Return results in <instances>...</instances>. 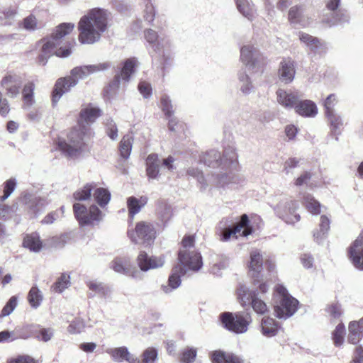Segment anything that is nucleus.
Returning a JSON list of instances; mask_svg holds the SVG:
<instances>
[{
    "label": "nucleus",
    "mask_w": 363,
    "mask_h": 363,
    "mask_svg": "<svg viewBox=\"0 0 363 363\" xmlns=\"http://www.w3.org/2000/svg\"><path fill=\"white\" fill-rule=\"evenodd\" d=\"M327 117L330 123L331 133L336 136V140H337V136L341 133L343 128L342 120L340 116H337L335 113L328 115Z\"/></svg>",
    "instance_id": "09e8293b"
},
{
    "label": "nucleus",
    "mask_w": 363,
    "mask_h": 363,
    "mask_svg": "<svg viewBox=\"0 0 363 363\" xmlns=\"http://www.w3.org/2000/svg\"><path fill=\"white\" fill-rule=\"evenodd\" d=\"M157 211L162 220L164 222L167 221L172 216L171 206L165 201H160L158 202Z\"/></svg>",
    "instance_id": "bf43d9fd"
},
{
    "label": "nucleus",
    "mask_w": 363,
    "mask_h": 363,
    "mask_svg": "<svg viewBox=\"0 0 363 363\" xmlns=\"http://www.w3.org/2000/svg\"><path fill=\"white\" fill-rule=\"evenodd\" d=\"M106 352L108 354L113 361L116 362L125 361L128 363H141L140 359L134 357L125 346L107 348Z\"/></svg>",
    "instance_id": "4be33fe9"
},
{
    "label": "nucleus",
    "mask_w": 363,
    "mask_h": 363,
    "mask_svg": "<svg viewBox=\"0 0 363 363\" xmlns=\"http://www.w3.org/2000/svg\"><path fill=\"white\" fill-rule=\"evenodd\" d=\"M182 247L179 252L178 259L184 267H188L191 271H199L202 265V258L199 252L191 250L194 247V237L185 236L182 241Z\"/></svg>",
    "instance_id": "39448f33"
},
{
    "label": "nucleus",
    "mask_w": 363,
    "mask_h": 363,
    "mask_svg": "<svg viewBox=\"0 0 363 363\" xmlns=\"http://www.w3.org/2000/svg\"><path fill=\"white\" fill-rule=\"evenodd\" d=\"M211 360L213 363H242L238 357L221 350L214 351L211 354Z\"/></svg>",
    "instance_id": "72a5a7b5"
},
{
    "label": "nucleus",
    "mask_w": 363,
    "mask_h": 363,
    "mask_svg": "<svg viewBox=\"0 0 363 363\" xmlns=\"http://www.w3.org/2000/svg\"><path fill=\"white\" fill-rule=\"evenodd\" d=\"M77 84V79L74 78L72 74L66 77L58 79L52 92V105L55 106L62 96L69 91L70 89Z\"/></svg>",
    "instance_id": "a211bd4d"
},
{
    "label": "nucleus",
    "mask_w": 363,
    "mask_h": 363,
    "mask_svg": "<svg viewBox=\"0 0 363 363\" xmlns=\"http://www.w3.org/2000/svg\"><path fill=\"white\" fill-rule=\"evenodd\" d=\"M106 133L108 135V137L113 140H116L118 138V129L116 123L113 122L112 119L107 120L106 123Z\"/></svg>",
    "instance_id": "69168bd1"
},
{
    "label": "nucleus",
    "mask_w": 363,
    "mask_h": 363,
    "mask_svg": "<svg viewBox=\"0 0 363 363\" xmlns=\"http://www.w3.org/2000/svg\"><path fill=\"white\" fill-rule=\"evenodd\" d=\"M345 328L342 323H339L333 332V340L336 347L341 346L344 342Z\"/></svg>",
    "instance_id": "4d7b16f0"
},
{
    "label": "nucleus",
    "mask_w": 363,
    "mask_h": 363,
    "mask_svg": "<svg viewBox=\"0 0 363 363\" xmlns=\"http://www.w3.org/2000/svg\"><path fill=\"white\" fill-rule=\"evenodd\" d=\"M236 6L240 13L250 21L256 16L254 4L250 0H235Z\"/></svg>",
    "instance_id": "f704fd0d"
},
{
    "label": "nucleus",
    "mask_w": 363,
    "mask_h": 363,
    "mask_svg": "<svg viewBox=\"0 0 363 363\" xmlns=\"http://www.w3.org/2000/svg\"><path fill=\"white\" fill-rule=\"evenodd\" d=\"M348 255L353 265L363 270V231L349 247Z\"/></svg>",
    "instance_id": "aec40b11"
},
{
    "label": "nucleus",
    "mask_w": 363,
    "mask_h": 363,
    "mask_svg": "<svg viewBox=\"0 0 363 363\" xmlns=\"http://www.w3.org/2000/svg\"><path fill=\"white\" fill-rule=\"evenodd\" d=\"M337 104V99L335 94H330L324 101V107L326 116L335 113L334 107Z\"/></svg>",
    "instance_id": "0e129e2a"
},
{
    "label": "nucleus",
    "mask_w": 363,
    "mask_h": 363,
    "mask_svg": "<svg viewBox=\"0 0 363 363\" xmlns=\"http://www.w3.org/2000/svg\"><path fill=\"white\" fill-rule=\"evenodd\" d=\"M91 136V129L86 125H79L67 135V140H59L60 150L67 157L77 156L88 139Z\"/></svg>",
    "instance_id": "7ed1b4c3"
},
{
    "label": "nucleus",
    "mask_w": 363,
    "mask_h": 363,
    "mask_svg": "<svg viewBox=\"0 0 363 363\" xmlns=\"http://www.w3.org/2000/svg\"><path fill=\"white\" fill-rule=\"evenodd\" d=\"M238 80L240 91L245 94H250L254 89V86L247 74L244 72H240L238 74Z\"/></svg>",
    "instance_id": "a18cd8bd"
},
{
    "label": "nucleus",
    "mask_w": 363,
    "mask_h": 363,
    "mask_svg": "<svg viewBox=\"0 0 363 363\" xmlns=\"http://www.w3.org/2000/svg\"><path fill=\"white\" fill-rule=\"evenodd\" d=\"M186 174L187 175L196 179L198 182L201 184V189H205L207 187V182L204 178L202 172H201L199 169L189 167L186 171Z\"/></svg>",
    "instance_id": "680f3d73"
},
{
    "label": "nucleus",
    "mask_w": 363,
    "mask_h": 363,
    "mask_svg": "<svg viewBox=\"0 0 363 363\" xmlns=\"http://www.w3.org/2000/svg\"><path fill=\"white\" fill-rule=\"evenodd\" d=\"M144 35L147 42L156 52L160 53L162 49L169 45L168 40L159 38L157 33L152 29L145 30Z\"/></svg>",
    "instance_id": "a878e982"
},
{
    "label": "nucleus",
    "mask_w": 363,
    "mask_h": 363,
    "mask_svg": "<svg viewBox=\"0 0 363 363\" xmlns=\"http://www.w3.org/2000/svg\"><path fill=\"white\" fill-rule=\"evenodd\" d=\"M249 219L246 214L241 216L240 223H237L235 226L232 228H225L222 232L221 240L227 241L230 238L235 237L237 238L238 236H247L252 233L251 228L248 225Z\"/></svg>",
    "instance_id": "f3484780"
},
{
    "label": "nucleus",
    "mask_w": 363,
    "mask_h": 363,
    "mask_svg": "<svg viewBox=\"0 0 363 363\" xmlns=\"http://www.w3.org/2000/svg\"><path fill=\"white\" fill-rule=\"evenodd\" d=\"M303 203L311 213L318 215L320 213L321 206L312 195L309 194H304L303 196Z\"/></svg>",
    "instance_id": "ea45409f"
},
{
    "label": "nucleus",
    "mask_w": 363,
    "mask_h": 363,
    "mask_svg": "<svg viewBox=\"0 0 363 363\" xmlns=\"http://www.w3.org/2000/svg\"><path fill=\"white\" fill-rule=\"evenodd\" d=\"M237 297L242 306L251 305L257 314H264L268 311V307L264 301L257 297L255 291L250 290L246 286L240 284L237 289Z\"/></svg>",
    "instance_id": "6e6552de"
},
{
    "label": "nucleus",
    "mask_w": 363,
    "mask_h": 363,
    "mask_svg": "<svg viewBox=\"0 0 363 363\" xmlns=\"http://www.w3.org/2000/svg\"><path fill=\"white\" fill-rule=\"evenodd\" d=\"M162 110L169 120L168 127L171 131H178L182 128V124L174 116L173 106L169 97L163 94L160 99Z\"/></svg>",
    "instance_id": "412c9836"
},
{
    "label": "nucleus",
    "mask_w": 363,
    "mask_h": 363,
    "mask_svg": "<svg viewBox=\"0 0 363 363\" xmlns=\"http://www.w3.org/2000/svg\"><path fill=\"white\" fill-rule=\"evenodd\" d=\"M164 261L162 257H150L145 252H141L138 257V264L142 271L157 269L164 265Z\"/></svg>",
    "instance_id": "b1692460"
},
{
    "label": "nucleus",
    "mask_w": 363,
    "mask_h": 363,
    "mask_svg": "<svg viewBox=\"0 0 363 363\" xmlns=\"http://www.w3.org/2000/svg\"><path fill=\"white\" fill-rule=\"evenodd\" d=\"M295 111L303 117H314L318 113L315 104L311 100L299 101L295 106Z\"/></svg>",
    "instance_id": "c756f323"
},
{
    "label": "nucleus",
    "mask_w": 363,
    "mask_h": 363,
    "mask_svg": "<svg viewBox=\"0 0 363 363\" xmlns=\"http://www.w3.org/2000/svg\"><path fill=\"white\" fill-rule=\"evenodd\" d=\"M34 89H35V84L33 82H28L26 84L23 88L22 94H23V99L24 101V106L30 107L34 103Z\"/></svg>",
    "instance_id": "3c124183"
},
{
    "label": "nucleus",
    "mask_w": 363,
    "mask_h": 363,
    "mask_svg": "<svg viewBox=\"0 0 363 363\" xmlns=\"http://www.w3.org/2000/svg\"><path fill=\"white\" fill-rule=\"evenodd\" d=\"M143 2L145 4L144 19L149 23L152 22L155 16V11L152 0H143Z\"/></svg>",
    "instance_id": "e2e57ef3"
},
{
    "label": "nucleus",
    "mask_w": 363,
    "mask_h": 363,
    "mask_svg": "<svg viewBox=\"0 0 363 363\" xmlns=\"http://www.w3.org/2000/svg\"><path fill=\"white\" fill-rule=\"evenodd\" d=\"M304 6L303 5L294 6L290 8L289 11L288 18L291 24H300L306 26V23L301 22L302 13Z\"/></svg>",
    "instance_id": "c03bdc74"
},
{
    "label": "nucleus",
    "mask_w": 363,
    "mask_h": 363,
    "mask_svg": "<svg viewBox=\"0 0 363 363\" xmlns=\"http://www.w3.org/2000/svg\"><path fill=\"white\" fill-rule=\"evenodd\" d=\"M74 28V23H63L55 28L52 37L46 40L42 45L41 53L39 55V62L42 65H45L47 63L48 58L54 54L61 57L70 55L72 52L70 48H66L64 49L62 47H58L62 42V38L71 33Z\"/></svg>",
    "instance_id": "f03ea898"
},
{
    "label": "nucleus",
    "mask_w": 363,
    "mask_h": 363,
    "mask_svg": "<svg viewBox=\"0 0 363 363\" xmlns=\"http://www.w3.org/2000/svg\"><path fill=\"white\" fill-rule=\"evenodd\" d=\"M263 265V258L259 250H254L250 252V273L252 277L259 278Z\"/></svg>",
    "instance_id": "c85d7f7f"
},
{
    "label": "nucleus",
    "mask_w": 363,
    "mask_h": 363,
    "mask_svg": "<svg viewBox=\"0 0 363 363\" xmlns=\"http://www.w3.org/2000/svg\"><path fill=\"white\" fill-rule=\"evenodd\" d=\"M237 164L231 167H223L228 169V172L222 173L218 175L216 186L218 187H225L230 184H238L241 182V178L233 172L232 169L236 167Z\"/></svg>",
    "instance_id": "cd10ccee"
},
{
    "label": "nucleus",
    "mask_w": 363,
    "mask_h": 363,
    "mask_svg": "<svg viewBox=\"0 0 363 363\" xmlns=\"http://www.w3.org/2000/svg\"><path fill=\"white\" fill-rule=\"evenodd\" d=\"M161 160L157 154H150L146 160V172L150 179H155L159 177Z\"/></svg>",
    "instance_id": "7c9ffc66"
},
{
    "label": "nucleus",
    "mask_w": 363,
    "mask_h": 363,
    "mask_svg": "<svg viewBox=\"0 0 363 363\" xmlns=\"http://www.w3.org/2000/svg\"><path fill=\"white\" fill-rule=\"evenodd\" d=\"M107 11L95 8L84 15L78 23L79 41L82 44L98 42L108 28Z\"/></svg>",
    "instance_id": "f257e3e1"
},
{
    "label": "nucleus",
    "mask_w": 363,
    "mask_h": 363,
    "mask_svg": "<svg viewBox=\"0 0 363 363\" xmlns=\"http://www.w3.org/2000/svg\"><path fill=\"white\" fill-rule=\"evenodd\" d=\"M137 66V60L135 58L127 59L123 62L122 67L115 74L113 80L110 82L108 89L106 90L110 95L116 94L120 87L121 83H128L133 74Z\"/></svg>",
    "instance_id": "1a4fd4ad"
},
{
    "label": "nucleus",
    "mask_w": 363,
    "mask_h": 363,
    "mask_svg": "<svg viewBox=\"0 0 363 363\" xmlns=\"http://www.w3.org/2000/svg\"><path fill=\"white\" fill-rule=\"evenodd\" d=\"M228 261L226 258L216 256L213 259V264L211 267V272L215 275H220V272L228 267Z\"/></svg>",
    "instance_id": "6e6d98bb"
},
{
    "label": "nucleus",
    "mask_w": 363,
    "mask_h": 363,
    "mask_svg": "<svg viewBox=\"0 0 363 363\" xmlns=\"http://www.w3.org/2000/svg\"><path fill=\"white\" fill-rule=\"evenodd\" d=\"M362 336L363 330L358 328L356 322H351L349 325L348 341L352 344H357Z\"/></svg>",
    "instance_id": "603ef678"
},
{
    "label": "nucleus",
    "mask_w": 363,
    "mask_h": 363,
    "mask_svg": "<svg viewBox=\"0 0 363 363\" xmlns=\"http://www.w3.org/2000/svg\"><path fill=\"white\" fill-rule=\"evenodd\" d=\"M73 212L79 225L83 226L98 225L104 217V214L96 204H92L87 208L82 203H75L73 205Z\"/></svg>",
    "instance_id": "0eeeda50"
},
{
    "label": "nucleus",
    "mask_w": 363,
    "mask_h": 363,
    "mask_svg": "<svg viewBox=\"0 0 363 363\" xmlns=\"http://www.w3.org/2000/svg\"><path fill=\"white\" fill-rule=\"evenodd\" d=\"M23 244L25 247L34 252H40L43 246L40 238L36 233L27 235L24 238Z\"/></svg>",
    "instance_id": "c9c22d12"
},
{
    "label": "nucleus",
    "mask_w": 363,
    "mask_h": 363,
    "mask_svg": "<svg viewBox=\"0 0 363 363\" xmlns=\"http://www.w3.org/2000/svg\"><path fill=\"white\" fill-rule=\"evenodd\" d=\"M69 284V276L62 274L52 285V289L55 292L61 293L68 287Z\"/></svg>",
    "instance_id": "052dcab7"
},
{
    "label": "nucleus",
    "mask_w": 363,
    "mask_h": 363,
    "mask_svg": "<svg viewBox=\"0 0 363 363\" xmlns=\"http://www.w3.org/2000/svg\"><path fill=\"white\" fill-rule=\"evenodd\" d=\"M17 306V298L15 296H12L5 306L3 308L1 313V316H7L10 315Z\"/></svg>",
    "instance_id": "338daca9"
},
{
    "label": "nucleus",
    "mask_w": 363,
    "mask_h": 363,
    "mask_svg": "<svg viewBox=\"0 0 363 363\" xmlns=\"http://www.w3.org/2000/svg\"><path fill=\"white\" fill-rule=\"evenodd\" d=\"M147 203V198L146 196H140L139 199L135 196L128 197L127 199V207L129 216L133 218Z\"/></svg>",
    "instance_id": "473e14b6"
},
{
    "label": "nucleus",
    "mask_w": 363,
    "mask_h": 363,
    "mask_svg": "<svg viewBox=\"0 0 363 363\" xmlns=\"http://www.w3.org/2000/svg\"><path fill=\"white\" fill-rule=\"evenodd\" d=\"M128 235L135 244L150 245L155 238V230L153 225L149 223H138L134 230H128Z\"/></svg>",
    "instance_id": "9d476101"
},
{
    "label": "nucleus",
    "mask_w": 363,
    "mask_h": 363,
    "mask_svg": "<svg viewBox=\"0 0 363 363\" xmlns=\"http://www.w3.org/2000/svg\"><path fill=\"white\" fill-rule=\"evenodd\" d=\"M158 352L154 347H147L141 354V363H155L157 360Z\"/></svg>",
    "instance_id": "13d9d810"
},
{
    "label": "nucleus",
    "mask_w": 363,
    "mask_h": 363,
    "mask_svg": "<svg viewBox=\"0 0 363 363\" xmlns=\"http://www.w3.org/2000/svg\"><path fill=\"white\" fill-rule=\"evenodd\" d=\"M0 84L8 96L16 98L22 87L23 79L17 74L9 73L2 78Z\"/></svg>",
    "instance_id": "dca6fc26"
},
{
    "label": "nucleus",
    "mask_w": 363,
    "mask_h": 363,
    "mask_svg": "<svg viewBox=\"0 0 363 363\" xmlns=\"http://www.w3.org/2000/svg\"><path fill=\"white\" fill-rule=\"evenodd\" d=\"M37 325H26L21 328H16V337L21 339H28L30 337H34L35 332Z\"/></svg>",
    "instance_id": "864d4df0"
},
{
    "label": "nucleus",
    "mask_w": 363,
    "mask_h": 363,
    "mask_svg": "<svg viewBox=\"0 0 363 363\" xmlns=\"http://www.w3.org/2000/svg\"><path fill=\"white\" fill-rule=\"evenodd\" d=\"M35 338L38 341L47 342L50 341L54 336L55 330L52 328H43L39 325H36V329L34 330Z\"/></svg>",
    "instance_id": "79ce46f5"
},
{
    "label": "nucleus",
    "mask_w": 363,
    "mask_h": 363,
    "mask_svg": "<svg viewBox=\"0 0 363 363\" xmlns=\"http://www.w3.org/2000/svg\"><path fill=\"white\" fill-rule=\"evenodd\" d=\"M22 202L28 211L30 218H35L38 213L50 203L45 196H35L30 194H25Z\"/></svg>",
    "instance_id": "2eb2a0df"
},
{
    "label": "nucleus",
    "mask_w": 363,
    "mask_h": 363,
    "mask_svg": "<svg viewBox=\"0 0 363 363\" xmlns=\"http://www.w3.org/2000/svg\"><path fill=\"white\" fill-rule=\"evenodd\" d=\"M129 266L130 262L128 259L125 258H116L112 262L111 267L118 273L130 275Z\"/></svg>",
    "instance_id": "49530a36"
},
{
    "label": "nucleus",
    "mask_w": 363,
    "mask_h": 363,
    "mask_svg": "<svg viewBox=\"0 0 363 363\" xmlns=\"http://www.w3.org/2000/svg\"><path fill=\"white\" fill-rule=\"evenodd\" d=\"M221 321L228 330L239 334L247 330L251 317L249 314H236L234 316L231 313H224L221 314Z\"/></svg>",
    "instance_id": "f8f14e48"
},
{
    "label": "nucleus",
    "mask_w": 363,
    "mask_h": 363,
    "mask_svg": "<svg viewBox=\"0 0 363 363\" xmlns=\"http://www.w3.org/2000/svg\"><path fill=\"white\" fill-rule=\"evenodd\" d=\"M330 219L326 216H320L318 228L313 231V238L317 243H322L326 238L330 229Z\"/></svg>",
    "instance_id": "2f4dec72"
},
{
    "label": "nucleus",
    "mask_w": 363,
    "mask_h": 363,
    "mask_svg": "<svg viewBox=\"0 0 363 363\" xmlns=\"http://www.w3.org/2000/svg\"><path fill=\"white\" fill-rule=\"evenodd\" d=\"M240 60L246 67L253 72L260 71L264 65L263 56L252 45H245L241 48Z\"/></svg>",
    "instance_id": "ddd939ff"
},
{
    "label": "nucleus",
    "mask_w": 363,
    "mask_h": 363,
    "mask_svg": "<svg viewBox=\"0 0 363 363\" xmlns=\"http://www.w3.org/2000/svg\"><path fill=\"white\" fill-rule=\"evenodd\" d=\"M298 303V301L291 296L283 285L276 286L274 309L278 318L286 320L292 316L296 312Z\"/></svg>",
    "instance_id": "20e7f679"
},
{
    "label": "nucleus",
    "mask_w": 363,
    "mask_h": 363,
    "mask_svg": "<svg viewBox=\"0 0 363 363\" xmlns=\"http://www.w3.org/2000/svg\"><path fill=\"white\" fill-rule=\"evenodd\" d=\"M261 327L262 334L267 337L274 336L278 331V325L276 321L272 318H263Z\"/></svg>",
    "instance_id": "4c0bfd02"
},
{
    "label": "nucleus",
    "mask_w": 363,
    "mask_h": 363,
    "mask_svg": "<svg viewBox=\"0 0 363 363\" xmlns=\"http://www.w3.org/2000/svg\"><path fill=\"white\" fill-rule=\"evenodd\" d=\"M100 114L101 111L99 108L89 106L82 109L80 112V118L82 121L87 123H92L100 116Z\"/></svg>",
    "instance_id": "37998d69"
},
{
    "label": "nucleus",
    "mask_w": 363,
    "mask_h": 363,
    "mask_svg": "<svg viewBox=\"0 0 363 363\" xmlns=\"http://www.w3.org/2000/svg\"><path fill=\"white\" fill-rule=\"evenodd\" d=\"M340 0H327L326 8L322 14V22L329 26L348 21L347 14L339 9Z\"/></svg>",
    "instance_id": "9b49d317"
},
{
    "label": "nucleus",
    "mask_w": 363,
    "mask_h": 363,
    "mask_svg": "<svg viewBox=\"0 0 363 363\" xmlns=\"http://www.w3.org/2000/svg\"><path fill=\"white\" fill-rule=\"evenodd\" d=\"M237 154L232 147L226 149L223 156L215 150L206 152L200 157V162L210 167H218L220 166L231 167L237 163Z\"/></svg>",
    "instance_id": "423d86ee"
},
{
    "label": "nucleus",
    "mask_w": 363,
    "mask_h": 363,
    "mask_svg": "<svg viewBox=\"0 0 363 363\" xmlns=\"http://www.w3.org/2000/svg\"><path fill=\"white\" fill-rule=\"evenodd\" d=\"M190 270L188 267H184L180 262L173 269L169 277L168 285H162V289L165 294H169L172 290L178 288L181 284V276L185 275Z\"/></svg>",
    "instance_id": "5701e85b"
},
{
    "label": "nucleus",
    "mask_w": 363,
    "mask_h": 363,
    "mask_svg": "<svg viewBox=\"0 0 363 363\" xmlns=\"http://www.w3.org/2000/svg\"><path fill=\"white\" fill-rule=\"evenodd\" d=\"M298 208V201L286 199L277 205L275 211L286 223L294 224L301 218L300 216L296 213Z\"/></svg>",
    "instance_id": "4468645a"
},
{
    "label": "nucleus",
    "mask_w": 363,
    "mask_h": 363,
    "mask_svg": "<svg viewBox=\"0 0 363 363\" xmlns=\"http://www.w3.org/2000/svg\"><path fill=\"white\" fill-rule=\"evenodd\" d=\"M91 291L104 298L109 297L111 293V289L102 282L91 281L87 284Z\"/></svg>",
    "instance_id": "a19ab883"
},
{
    "label": "nucleus",
    "mask_w": 363,
    "mask_h": 363,
    "mask_svg": "<svg viewBox=\"0 0 363 363\" xmlns=\"http://www.w3.org/2000/svg\"><path fill=\"white\" fill-rule=\"evenodd\" d=\"M110 67L111 64L108 62H101L95 65L76 67L71 70L70 74L74 78L77 79L78 82L79 79H84L94 73L105 71L108 69Z\"/></svg>",
    "instance_id": "6ab92c4d"
},
{
    "label": "nucleus",
    "mask_w": 363,
    "mask_h": 363,
    "mask_svg": "<svg viewBox=\"0 0 363 363\" xmlns=\"http://www.w3.org/2000/svg\"><path fill=\"white\" fill-rule=\"evenodd\" d=\"M277 95L278 103L287 109H295V106L299 101L300 96L296 91L279 89L277 91Z\"/></svg>",
    "instance_id": "393cba45"
},
{
    "label": "nucleus",
    "mask_w": 363,
    "mask_h": 363,
    "mask_svg": "<svg viewBox=\"0 0 363 363\" xmlns=\"http://www.w3.org/2000/svg\"><path fill=\"white\" fill-rule=\"evenodd\" d=\"M298 38L303 43L306 44L308 48L314 52H319V50L322 47V45L318 38L308 33L299 32Z\"/></svg>",
    "instance_id": "58836bf2"
},
{
    "label": "nucleus",
    "mask_w": 363,
    "mask_h": 363,
    "mask_svg": "<svg viewBox=\"0 0 363 363\" xmlns=\"http://www.w3.org/2000/svg\"><path fill=\"white\" fill-rule=\"evenodd\" d=\"M132 137L128 135L123 136L120 143V153L121 157L125 159L128 158L130 156L132 150Z\"/></svg>",
    "instance_id": "5fc2aeb1"
},
{
    "label": "nucleus",
    "mask_w": 363,
    "mask_h": 363,
    "mask_svg": "<svg viewBox=\"0 0 363 363\" xmlns=\"http://www.w3.org/2000/svg\"><path fill=\"white\" fill-rule=\"evenodd\" d=\"M196 357V350L195 348H187L184 350L182 357V361L184 363H191Z\"/></svg>",
    "instance_id": "774afa93"
},
{
    "label": "nucleus",
    "mask_w": 363,
    "mask_h": 363,
    "mask_svg": "<svg viewBox=\"0 0 363 363\" xmlns=\"http://www.w3.org/2000/svg\"><path fill=\"white\" fill-rule=\"evenodd\" d=\"M93 197L97 204L104 208L111 200V193L107 189L99 187L94 190Z\"/></svg>",
    "instance_id": "e433bc0d"
},
{
    "label": "nucleus",
    "mask_w": 363,
    "mask_h": 363,
    "mask_svg": "<svg viewBox=\"0 0 363 363\" xmlns=\"http://www.w3.org/2000/svg\"><path fill=\"white\" fill-rule=\"evenodd\" d=\"M295 63L290 59H286L281 62L279 74L280 79L286 84L293 81L295 76Z\"/></svg>",
    "instance_id": "bb28decb"
},
{
    "label": "nucleus",
    "mask_w": 363,
    "mask_h": 363,
    "mask_svg": "<svg viewBox=\"0 0 363 363\" xmlns=\"http://www.w3.org/2000/svg\"><path fill=\"white\" fill-rule=\"evenodd\" d=\"M43 296L42 292L37 286H33L28 294V301L30 305L34 308H37L41 304Z\"/></svg>",
    "instance_id": "8fccbe9b"
},
{
    "label": "nucleus",
    "mask_w": 363,
    "mask_h": 363,
    "mask_svg": "<svg viewBox=\"0 0 363 363\" xmlns=\"http://www.w3.org/2000/svg\"><path fill=\"white\" fill-rule=\"evenodd\" d=\"M95 187L94 184H86L82 188L77 190L74 194L76 201H86L91 198V192Z\"/></svg>",
    "instance_id": "de8ad7c7"
}]
</instances>
